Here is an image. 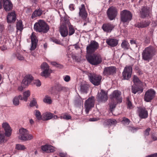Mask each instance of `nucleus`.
<instances>
[{
  "mask_svg": "<svg viewBox=\"0 0 157 157\" xmlns=\"http://www.w3.org/2000/svg\"><path fill=\"white\" fill-rule=\"evenodd\" d=\"M74 47L76 49H78L80 48V47L78 44H75L73 45L70 46L68 48V51H69L72 48Z\"/></svg>",
  "mask_w": 157,
  "mask_h": 157,
  "instance_id": "09e8293b",
  "label": "nucleus"
},
{
  "mask_svg": "<svg viewBox=\"0 0 157 157\" xmlns=\"http://www.w3.org/2000/svg\"><path fill=\"white\" fill-rule=\"evenodd\" d=\"M41 10L40 9L36 10L33 13L31 17L32 18H34L37 16H40L42 14Z\"/></svg>",
  "mask_w": 157,
  "mask_h": 157,
  "instance_id": "473e14b6",
  "label": "nucleus"
},
{
  "mask_svg": "<svg viewBox=\"0 0 157 157\" xmlns=\"http://www.w3.org/2000/svg\"><path fill=\"white\" fill-rule=\"evenodd\" d=\"M138 113L139 117L141 119L147 118L148 116V112L144 107H140L138 110Z\"/></svg>",
  "mask_w": 157,
  "mask_h": 157,
  "instance_id": "a211bd4d",
  "label": "nucleus"
},
{
  "mask_svg": "<svg viewBox=\"0 0 157 157\" xmlns=\"http://www.w3.org/2000/svg\"><path fill=\"white\" fill-rule=\"evenodd\" d=\"M155 93V91L153 89L148 90L144 95V101L147 102H150L154 97Z\"/></svg>",
  "mask_w": 157,
  "mask_h": 157,
  "instance_id": "ddd939ff",
  "label": "nucleus"
},
{
  "mask_svg": "<svg viewBox=\"0 0 157 157\" xmlns=\"http://www.w3.org/2000/svg\"><path fill=\"white\" fill-rule=\"evenodd\" d=\"M114 28L113 25L110 23H105L103 24L101 27L104 32L107 33L110 32Z\"/></svg>",
  "mask_w": 157,
  "mask_h": 157,
  "instance_id": "5701e85b",
  "label": "nucleus"
},
{
  "mask_svg": "<svg viewBox=\"0 0 157 157\" xmlns=\"http://www.w3.org/2000/svg\"><path fill=\"white\" fill-rule=\"evenodd\" d=\"M133 82L135 85L140 84V82L139 78L136 76L134 75L133 77Z\"/></svg>",
  "mask_w": 157,
  "mask_h": 157,
  "instance_id": "c03bdc74",
  "label": "nucleus"
},
{
  "mask_svg": "<svg viewBox=\"0 0 157 157\" xmlns=\"http://www.w3.org/2000/svg\"><path fill=\"white\" fill-rule=\"evenodd\" d=\"M114 100H112L111 102L110 103V107L111 109H113L114 108L116 107V102L117 101H116L115 102H113V101Z\"/></svg>",
  "mask_w": 157,
  "mask_h": 157,
  "instance_id": "de8ad7c7",
  "label": "nucleus"
},
{
  "mask_svg": "<svg viewBox=\"0 0 157 157\" xmlns=\"http://www.w3.org/2000/svg\"><path fill=\"white\" fill-rule=\"evenodd\" d=\"M151 130L150 128H148L144 132V135L145 136H148L149 135V132Z\"/></svg>",
  "mask_w": 157,
  "mask_h": 157,
  "instance_id": "3c124183",
  "label": "nucleus"
},
{
  "mask_svg": "<svg viewBox=\"0 0 157 157\" xmlns=\"http://www.w3.org/2000/svg\"><path fill=\"white\" fill-rule=\"evenodd\" d=\"M51 64L56 67V65H57V63L56 62H53L51 63Z\"/></svg>",
  "mask_w": 157,
  "mask_h": 157,
  "instance_id": "774afa93",
  "label": "nucleus"
},
{
  "mask_svg": "<svg viewBox=\"0 0 157 157\" xmlns=\"http://www.w3.org/2000/svg\"><path fill=\"white\" fill-rule=\"evenodd\" d=\"M117 14V10L113 6H111L107 10V15L108 18L110 20L114 19Z\"/></svg>",
  "mask_w": 157,
  "mask_h": 157,
  "instance_id": "9b49d317",
  "label": "nucleus"
},
{
  "mask_svg": "<svg viewBox=\"0 0 157 157\" xmlns=\"http://www.w3.org/2000/svg\"><path fill=\"white\" fill-rule=\"evenodd\" d=\"M98 43L95 41H91L90 44L87 46L86 49L88 54H91L94 52L98 48Z\"/></svg>",
  "mask_w": 157,
  "mask_h": 157,
  "instance_id": "9d476101",
  "label": "nucleus"
},
{
  "mask_svg": "<svg viewBox=\"0 0 157 157\" xmlns=\"http://www.w3.org/2000/svg\"><path fill=\"white\" fill-rule=\"evenodd\" d=\"M128 107L131 109L132 107V104L131 102L129 100L128 101Z\"/></svg>",
  "mask_w": 157,
  "mask_h": 157,
  "instance_id": "680f3d73",
  "label": "nucleus"
},
{
  "mask_svg": "<svg viewBox=\"0 0 157 157\" xmlns=\"http://www.w3.org/2000/svg\"><path fill=\"white\" fill-rule=\"evenodd\" d=\"M29 105L30 107L35 106L36 108H38V106L37 104V102L35 99L33 98V100L30 102Z\"/></svg>",
  "mask_w": 157,
  "mask_h": 157,
  "instance_id": "ea45409f",
  "label": "nucleus"
},
{
  "mask_svg": "<svg viewBox=\"0 0 157 157\" xmlns=\"http://www.w3.org/2000/svg\"><path fill=\"white\" fill-rule=\"evenodd\" d=\"M53 117V114L50 113H46L43 115V119L44 120H48L52 119Z\"/></svg>",
  "mask_w": 157,
  "mask_h": 157,
  "instance_id": "2f4dec72",
  "label": "nucleus"
},
{
  "mask_svg": "<svg viewBox=\"0 0 157 157\" xmlns=\"http://www.w3.org/2000/svg\"><path fill=\"white\" fill-rule=\"evenodd\" d=\"M16 19V16L14 12L8 13L7 16V22L8 23L14 22Z\"/></svg>",
  "mask_w": 157,
  "mask_h": 157,
  "instance_id": "a878e982",
  "label": "nucleus"
},
{
  "mask_svg": "<svg viewBox=\"0 0 157 157\" xmlns=\"http://www.w3.org/2000/svg\"><path fill=\"white\" fill-rule=\"evenodd\" d=\"M53 41L54 42L57 44H61V42L60 41L56 39H53Z\"/></svg>",
  "mask_w": 157,
  "mask_h": 157,
  "instance_id": "4d7b16f0",
  "label": "nucleus"
},
{
  "mask_svg": "<svg viewBox=\"0 0 157 157\" xmlns=\"http://www.w3.org/2000/svg\"><path fill=\"white\" fill-rule=\"evenodd\" d=\"M35 111V115L36 118L38 120H41L42 118V117L40 112L37 110H36Z\"/></svg>",
  "mask_w": 157,
  "mask_h": 157,
  "instance_id": "79ce46f5",
  "label": "nucleus"
},
{
  "mask_svg": "<svg viewBox=\"0 0 157 157\" xmlns=\"http://www.w3.org/2000/svg\"><path fill=\"white\" fill-rule=\"evenodd\" d=\"M70 9L71 10H74V5L73 4H71L69 6Z\"/></svg>",
  "mask_w": 157,
  "mask_h": 157,
  "instance_id": "052dcab7",
  "label": "nucleus"
},
{
  "mask_svg": "<svg viewBox=\"0 0 157 157\" xmlns=\"http://www.w3.org/2000/svg\"><path fill=\"white\" fill-rule=\"evenodd\" d=\"M130 43L131 44H136V42H135V40H131Z\"/></svg>",
  "mask_w": 157,
  "mask_h": 157,
  "instance_id": "338daca9",
  "label": "nucleus"
},
{
  "mask_svg": "<svg viewBox=\"0 0 157 157\" xmlns=\"http://www.w3.org/2000/svg\"><path fill=\"white\" fill-rule=\"evenodd\" d=\"M140 90L141 92L143 91V90L142 89H140L136 85H133L132 86V92L134 94H136Z\"/></svg>",
  "mask_w": 157,
  "mask_h": 157,
  "instance_id": "f704fd0d",
  "label": "nucleus"
},
{
  "mask_svg": "<svg viewBox=\"0 0 157 157\" xmlns=\"http://www.w3.org/2000/svg\"><path fill=\"white\" fill-rule=\"evenodd\" d=\"M121 47L124 49L128 50L129 48V45L127 41L124 40L121 43Z\"/></svg>",
  "mask_w": 157,
  "mask_h": 157,
  "instance_id": "72a5a7b5",
  "label": "nucleus"
},
{
  "mask_svg": "<svg viewBox=\"0 0 157 157\" xmlns=\"http://www.w3.org/2000/svg\"><path fill=\"white\" fill-rule=\"evenodd\" d=\"M149 11L146 7H143L141 9V11L140 12L141 17L142 18H144L147 15H148Z\"/></svg>",
  "mask_w": 157,
  "mask_h": 157,
  "instance_id": "c756f323",
  "label": "nucleus"
},
{
  "mask_svg": "<svg viewBox=\"0 0 157 157\" xmlns=\"http://www.w3.org/2000/svg\"><path fill=\"white\" fill-rule=\"evenodd\" d=\"M121 21L124 23L128 22L132 19V15L130 11L124 10L120 13Z\"/></svg>",
  "mask_w": 157,
  "mask_h": 157,
  "instance_id": "423d86ee",
  "label": "nucleus"
},
{
  "mask_svg": "<svg viewBox=\"0 0 157 157\" xmlns=\"http://www.w3.org/2000/svg\"><path fill=\"white\" fill-rule=\"evenodd\" d=\"M63 79L66 82H68L70 80V77L69 75H66L63 77Z\"/></svg>",
  "mask_w": 157,
  "mask_h": 157,
  "instance_id": "603ef678",
  "label": "nucleus"
},
{
  "mask_svg": "<svg viewBox=\"0 0 157 157\" xmlns=\"http://www.w3.org/2000/svg\"><path fill=\"white\" fill-rule=\"evenodd\" d=\"M67 154L64 152H60L59 153V155L61 157H66L67 156Z\"/></svg>",
  "mask_w": 157,
  "mask_h": 157,
  "instance_id": "5fc2aeb1",
  "label": "nucleus"
},
{
  "mask_svg": "<svg viewBox=\"0 0 157 157\" xmlns=\"http://www.w3.org/2000/svg\"><path fill=\"white\" fill-rule=\"evenodd\" d=\"M79 15L82 19L84 25H85L87 23L89 22V19L87 18V13L86 10L84 5H81V6L79 7Z\"/></svg>",
  "mask_w": 157,
  "mask_h": 157,
  "instance_id": "6e6552de",
  "label": "nucleus"
},
{
  "mask_svg": "<svg viewBox=\"0 0 157 157\" xmlns=\"http://www.w3.org/2000/svg\"><path fill=\"white\" fill-rule=\"evenodd\" d=\"M46 103L51 104L52 102V101L50 98L48 96H46L43 100Z\"/></svg>",
  "mask_w": 157,
  "mask_h": 157,
  "instance_id": "a18cd8bd",
  "label": "nucleus"
},
{
  "mask_svg": "<svg viewBox=\"0 0 157 157\" xmlns=\"http://www.w3.org/2000/svg\"><path fill=\"white\" fill-rule=\"evenodd\" d=\"M106 43L111 47L116 46L118 44V40L116 39L109 38L106 40Z\"/></svg>",
  "mask_w": 157,
  "mask_h": 157,
  "instance_id": "bb28decb",
  "label": "nucleus"
},
{
  "mask_svg": "<svg viewBox=\"0 0 157 157\" xmlns=\"http://www.w3.org/2000/svg\"><path fill=\"white\" fill-rule=\"evenodd\" d=\"M122 123L124 125H128L130 122V120L127 118L124 117L121 121Z\"/></svg>",
  "mask_w": 157,
  "mask_h": 157,
  "instance_id": "37998d69",
  "label": "nucleus"
},
{
  "mask_svg": "<svg viewBox=\"0 0 157 157\" xmlns=\"http://www.w3.org/2000/svg\"><path fill=\"white\" fill-rule=\"evenodd\" d=\"M12 57H16L17 59L20 60H22L24 59V58L22 56L18 53L17 54H13L12 55Z\"/></svg>",
  "mask_w": 157,
  "mask_h": 157,
  "instance_id": "58836bf2",
  "label": "nucleus"
},
{
  "mask_svg": "<svg viewBox=\"0 0 157 157\" xmlns=\"http://www.w3.org/2000/svg\"><path fill=\"white\" fill-rule=\"evenodd\" d=\"M41 149L43 151L48 153L53 152L55 151L54 147L48 144L42 146Z\"/></svg>",
  "mask_w": 157,
  "mask_h": 157,
  "instance_id": "4be33fe9",
  "label": "nucleus"
},
{
  "mask_svg": "<svg viewBox=\"0 0 157 157\" xmlns=\"http://www.w3.org/2000/svg\"><path fill=\"white\" fill-rule=\"evenodd\" d=\"M121 94V92L116 90L113 91L112 94L110 95V98L111 100H114L117 102H121L122 99L120 96Z\"/></svg>",
  "mask_w": 157,
  "mask_h": 157,
  "instance_id": "2eb2a0df",
  "label": "nucleus"
},
{
  "mask_svg": "<svg viewBox=\"0 0 157 157\" xmlns=\"http://www.w3.org/2000/svg\"><path fill=\"white\" fill-rule=\"evenodd\" d=\"M18 134L19 139L24 141L30 140L33 137L32 135L29 133L27 129L23 128L19 129Z\"/></svg>",
  "mask_w": 157,
  "mask_h": 157,
  "instance_id": "20e7f679",
  "label": "nucleus"
},
{
  "mask_svg": "<svg viewBox=\"0 0 157 157\" xmlns=\"http://www.w3.org/2000/svg\"><path fill=\"white\" fill-rule=\"evenodd\" d=\"M63 87H62L61 86H58V90L59 91H60L61 90H63Z\"/></svg>",
  "mask_w": 157,
  "mask_h": 157,
  "instance_id": "69168bd1",
  "label": "nucleus"
},
{
  "mask_svg": "<svg viewBox=\"0 0 157 157\" xmlns=\"http://www.w3.org/2000/svg\"><path fill=\"white\" fill-rule=\"evenodd\" d=\"M34 83L36 86L39 87L41 85V82L39 80H35L33 81Z\"/></svg>",
  "mask_w": 157,
  "mask_h": 157,
  "instance_id": "8fccbe9b",
  "label": "nucleus"
},
{
  "mask_svg": "<svg viewBox=\"0 0 157 157\" xmlns=\"http://www.w3.org/2000/svg\"><path fill=\"white\" fill-rule=\"evenodd\" d=\"M71 116L67 114H64L63 116H60L61 119H63L67 120H68L71 118Z\"/></svg>",
  "mask_w": 157,
  "mask_h": 157,
  "instance_id": "49530a36",
  "label": "nucleus"
},
{
  "mask_svg": "<svg viewBox=\"0 0 157 157\" xmlns=\"http://www.w3.org/2000/svg\"><path fill=\"white\" fill-rule=\"evenodd\" d=\"M29 122L30 124L31 125H32L34 124V121L32 119H31L29 120Z\"/></svg>",
  "mask_w": 157,
  "mask_h": 157,
  "instance_id": "0e129e2a",
  "label": "nucleus"
},
{
  "mask_svg": "<svg viewBox=\"0 0 157 157\" xmlns=\"http://www.w3.org/2000/svg\"><path fill=\"white\" fill-rule=\"evenodd\" d=\"M31 46L30 48L31 50H33L36 48L37 43V40L35 34L33 33L31 36Z\"/></svg>",
  "mask_w": 157,
  "mask_h": 157,
  "instance_id": "412c9836",
  "label": "nucleus"
},
{
  "mask_svg": "<svg viewBox=\"0 0 157 157\" xmlns=\"http://www.w3.org/2000/svg\"><path fill=\"white\" fill-rule=\"evenodd\" d=\"M117 121L114 119H109L106 120L104 123L105 125H115L117 123Z\"/></svg>",
  "mask_w": 157,
  "mask_h": 157,
  "instance_id": "c85d7f7f",
  "label": "nucleus"
},
{
  "mask_svg": "<svg viewBox=\"0 0 157 157\" xmlns=\"http://www.w3.org/2000/svg\"><path fill=\"white\" fill-rule=\"evenodd\" d=\"M65 16L61 18V26L59 28V32L62 36H66L68 34V31L67 27Z\"/></svg>",
  "mask_w": 157,
  "mask_h": 157,
  "instance_id": "39448f33",
  "label": "nucleus"
},
{
  "mask_svg": "<svg viewBox=\"0 0 157 157\" xmlns=\"http://www.w3.org/2000/svg\"><path fill=\"white\" fill-rule=\"evenodd\" d=\"M19 96L18 97H15L13 99V101L14 105L17 106L19 105Z\"/></svg>",
  "mask_w": 157,
  "mask_h": 157,
  "instance_id": "a19ab883",
  "label": "nucleus"
},
{
  "mask_svg": "<svg viewBox=\"0 0 157 157\" xmlns=\"http://www.w3.org/2000/svg\"><path fill=\"white\" fill-rule=\"evenodd\" d=\"M34 29L36 32L46 33L49 30V27L44 21L40 20L34 24Z\"/></svg>",
  "mask_w": 157,
  "mask_h": 157,
  "instance_id": "7ed1b4c3",
  "label": "nucleus"
},
{
  "mask_svg": "<svg viewBox=\"0 0 157 157\" xmlns=\"http://www.w3.org/2000/svg\"><path fill=\"white\" fill-rule=\"evenodd\" d=\"M151 138L153 141L157 140V135L153 134L151 136Z\"/></svg>",
  "mask_w": 157,
  "mask_h": 157,
  "instance_id": "864d4df0",
  "label": "nucleus"
},
{
  "mask_svg": "<svg viewBox=\"0 0 157 157\" xmlns=\"http://www.w3.org/2000/svg\"><path fill=\"white\" fill-rule=\"evenodd\" d=\"M95 98L94 97L89 98L87 100L85 104V107L86 113L88 114L90 109L94 105Z\"/></svg>",
  "mask_w": 157,
  "mask_h": 157,
  "instance_id": "f8f14e48",
  "label": "nucleus"
},
{
  "mask_svg": "<svg viewBox=\"0 0 157 157\" xmlns=\"http://www.w3.org/2000/svg\"><path fill=\"white\" fill-rule=\"evenodd\" d=\"M33 79V77L30 75H26L21 83L22 86H25L26 87L29 85Z\"/></svg>",
  "mask_w": 157,
  "mask_h": 157,
  "instance_id": "aec40b11",
  "label": "nucleus"
},
{
  "mask_svg": "<svg viewBox=\"0 0 157 157\" xmlns=\"http://www.w3.org/2000/svg\"><path fill=\"white\" fill-rule=\"evenodd\" d=\"M65 18H66L65 19V22H66L67 25L69 28V35L71 36L75 33V30L73 26L71 24L68 17L67 16H65Z\"/></svg>",
  "mask_w": 157,
  "mask_h": 157,
  "instance_id": "393cba45",
  "label": "nucleus"
},
{
  "mask_svg": "<svg viewBox=\"0 0 157 157\" xmlns=\"http://www.w3.org/2000/svg\"><path fill=\"white\" fill-rule=\"evenodd\" d=\"M97 98L98 101L102 102H105L108 99L107 93L102 90H101L100 92L98 93Z\"/></svg>",
  "mask_w": 157,
  "mask_h": 157,
  "instance_id": "f3484780",
  "label": "nucleus"
},
{
  "mask_svg": "<svg viewBox=\"0 0 157 157\" xmlns=\"http://www.w3.org/2000/svg\"><path fill=\"white\" fill-rule=\"evenodd\" d=\"M7 141L4 134L3 133H0V144H2Z\"/></svg>",
  "mask_w": 157,
  "mask_h": 157,
  "instance_id": "c9c22d12",
  "label": "nucleus"
},
{
  "mask_svg": "<svg viewBox=\"0 0 157 157\" xmlns=\"http://www.w3.org/2000/svg\"><path fill=\"white\" fill-rule=\"evenodd\" d=\"M15 148L18 150H24L26 149V147L24 145L18 144L16 145Z\"/></svg>",
  "mask_w": 157,
  "mask_h": 157,
  "instance_id": "4c0bfd02",
  "label": "nucleus"
},
{
  "mask_svg": "<svg viewBox=\"0 0 157 157\" xmlns=\"http://www.w3.org/2000/svg\"><path fill=\"white\" fill-rule=\"evenodd\" d=\"M155 51L152 47H148L145 48L143 51L142 55V59L145 61H149L155 55Z\"/></svg>",
  "mask_w": 157,
  "mask_h": 157,
  "instance_id": "f03ea898",
  "label": "nucleus"
},
{
  "mask_svg": "<svg viewBox=\"0 0 157 157\" xmlns=\"http://www.w3.org/2000/svg\"><path fill=\"white\" fill-rule=\"evenodd\" d=\"M88 77L90 82L95 86L99 85L101 82V76L95 74L90 73Z\"/></svg>",
  "mask_w": 157,
  "mask_h": 157,
  "instance_id": "0eeeda50",
  "label": "nucleus"
},
{
  "mask_svg": "<svg viewBox=\"0 0 157 157\" xmlns=\"http://www.w3.org/2000/svg\"><path fill=\"white\" fill-rule=\"evenodd\" d=\"M17 29L18 30L21 31L23 29V25L22 21L21 20L18 21L17 23Z\"/></svg>",
  "mask_w": 157,
  "mask_h": 157,
  "instance_id": "e433bc0d",
  "label": "nucleus"
},
{
  "mask_svg": "<svg viewBox=\"0 0 157 157\" xmlns=\"http://www.w3.org/2000/svg\"><path fill=\"white\" fill-rule=\"evenodd\" d=\"M2 127L5 132V135L8 137L10 136L12 130L9 124L6 122H3L2 124Z\"/></svg>",
  "mask_w": 157,
  "mask_h": 157,
  "instance_id": "dca6fc26",
  "label": "nucleus"
},
{
  "mask_svg": "<svg viewBox=\"0 0 157 157\" xmlns=\"http://www.w3.org/2000/svg\"><path fill=\"white\" fill-rule=\"evenodd\" d=\"M25 88H26V87L25 86H22L21 83V86L18 87V90L20 91H22L23 90V89Z\"/></svg>",
  "mask_w": 157,
  "mask_h": 157,
  "instance_id": "6e6d98bb",
  "label": "nucleus"
},
{
  "mask_svg": "<svg viewBox=\"0 0 157 157\" xmlns=\"http://www.w3.org/2000/svg\"><path fill=\"white\" fill-rule=\"evenodd\" d=\"M3 6L6 11L10 10L13 8V5L10 0H3Z\"/></svg>",
  "mask_w": 157,
  "mask_h": 157,
  "instance_id": "b1692460",
  "label": "nucleus"
},
{
  "mask_svg": "<svg viewBox=\"0 0 157 157\" xmlns=\"http://www.w3.org/2000/svg\"><path fill=\"white\" fill-rule=\"evenodd\" d=\"M132 68L130 66L126 67L122 73L123 78L124 80H128L131 77Z\"/></svg>",
  "mask_w": 157,
  "mask_h": 157,
  "instance_id": "4468645a",
  "label": "nucleus"
},
{
  "mask_svg": "<svg viewBox=\"0 0 157 157\" xmlns=\"http://www.w3.org/2000/svg\"><path fill=\"white\" fill-rule=\"evenodd\" d=\"M56 67L59 68H62L63 67V66L62 65L57 63V65H56Z\"/></svg>",
  "mask_w": 157,
  "mask_h": 157,
  "instance_id": "e2e57ef3",
  "label": "nucleus"
},
{
  "mask_svg": "<svg viewBox=\"0 0 157 157\" xmlns=\"http://www.w3.org/2000/svg\"><path fill=\"white\" fill-rule=\"evenodd\" d=\"M116 68L114 67H110L105 68L104 69L103 74L105 75H113L116 73Z\"/></svg>",
  "mask_w": 157,
  "mask_h": 157,
  "instance_id": "6ab92c4d",
  "label": "nucleus"
},
{
  "mask_svg": "<svg viewBox=\"0 0 157 157\" xmlns=\"http://www.w3.org/2000/svg\"><path fill=\"white\" fill-rule=\"evenodd\" d=\"M30 95V92L28 90L24 92L23 93V97L21 95H19V98L22 100L26 101L28 100V98Z\"/></svg>",
  "mask_w": 157,
  "mask_h": 157,
  "instance_id": "cd10ccee",
  "label": "nucleus"
},
{
  "mask_svg": "<svg viewBox=\"0 0 157 157\" xmlns=\"http://www.w3.org/2000/svg\"><path fill=\"white\" fill-rule=\"evenodd\" d=\"M157 157V153H155L146 156V157Z\"/></svg>",
  "mask_w": 157,
  "mask_h": 157,
  "instance_id": "13d9d810",
  "label": "nucleus"
},
{
  "mask_svg": "<svg viewBox=\"0 0 157 157\" xmlns=\"http://www.w3.org/2000/svg\"><path fill=\"white\" fill-rule=\"evenodd\" d=\"M149 24L150 22L149 21H145L138 23L136 24L135 26L138 28H143L147 27Z\"/></svg>",
  "mask_w": 157,
  "mask_h": 157,
  "instance_id": "7c9ffc66",
  "label": "nucleus"
},
{
  "mask_svg": "<svg viewBox=\"0 0 157 157\" xmlns=\"http://www.w3.org/2000/svg\"><path fill=\"white\" fill-rule=\"evenodd\" d=\"M86 59L90 64L95 66L100 64L102 61L101 56L99 54L96 53L91 55H87Z\"/></svg>",
  "mask_w": 157,
  "mask_h": 157,
  "instance_id": "f257e3e1",
  "label": "nucleus"
},
{
  "mask_svg": "<svg viewBox=\"0 0 157 157\" xmlns=\"http://www.w3.org/2000/svg\"><path fill=\"white\" fill-rule=\"evenodd\" d=\"M98 118H90L89 119V121H97L98 120Z\"/></svg>",
  "mask_w": 157,
  "mask_h": 157,
  "instance_id": "bf43d9fd",
  "label": "nucleus"
},
{
  "mask_svg": "<svg viewBox=\"0 0 157 157\" xmlns=\"http://www.w3.org/2000/svg\"><path fill=\"white\" fill-rule=\"evenodd\" d=\"M41 68L42 71L40 75L42 76L47 77L52 73V70L49 69L48 65L46 62H44L42 64Z\"/></svg>",
  "mask_w": 157,
  "mask_h": 157,
  "instance_id": "1a4fd4ad",
  "label": "nucleus"
}]
</instances>
